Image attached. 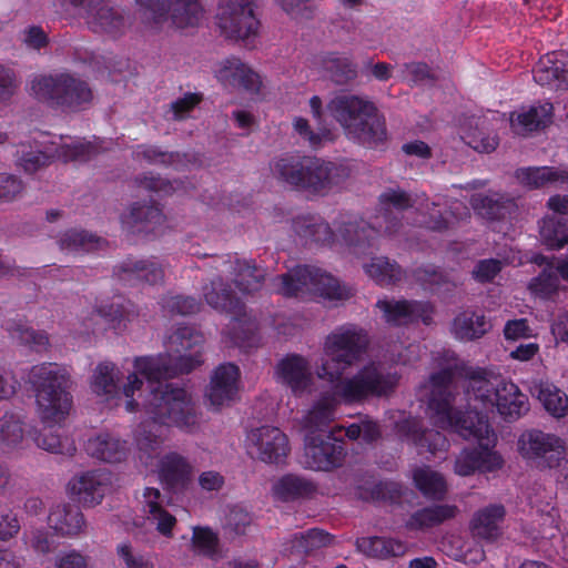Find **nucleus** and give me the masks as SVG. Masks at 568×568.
Instances as JSON below:
<instances>
[{"instance_id":"45","label":"nucleus","mask_w":568,"mask_h":568,"mask_svg":"<svg viewBox=\"0 0 568 568\" xmlns=\"http://www.w3.org/2000/svg\"><path fill=\"white\" fill-rule=\"evenodd\" d=\"M416 488L424 497L442 500L447 493V484L444 476L428 466L418 467L413 473Z\"/></svg>"},{"instance_id":"30","label":"nucleus","mask_w":568,"mask_h":568,"mask_svg":"<svg viewBox=\"0 0 568 568\" xmlns=\"http://www.w3.org/2000/svg\"><path fill=\"white\" fill-rule=\"evenodd\" d=\"M505 515V507L499 504L478 509L469 523L473 536L489 542L497 540L501 535Z\"/></svg>"},{"instance_id":"42","label":"nucleus","mask_w":568,"mask_h":568,"mask_svg":"<svg viewBox=\"0 0 568 568\" xmlns=\"http://www.w3.org/2000/svg\"><path fill=\"white\" fill-rule=\"evenodd\" d=\"M458 508L455 505H433L415 511L406 523L412 530H423L443 524L456 517Z\"/></svg>"},{"instance_id":"51","label":"nucleus","mask_w":568,"mask_h":568,"mask_svg":"<svg viewBox=\"0 0 568 568\" xmlns=\"http://www.w3.org/2000/svg\"><path fill=\"white\" fill-rule=\"evenodd\" d=\"M537 398L551 416L560 418L567 415L568 396L554 384L540 383L538 385Z\"/></svg>"},{"instance_id":"57","label":"nucleus","mask_w":568,"mask_h":568,"mask_svg":"<svg viewBox=\"0 0 568 568\" xmlns=\"http://www.w3.org/2000/svg\"><path fill=\"white\" fill-rule=\"evenodd\" d=\"M557 268L546 267L538 276L531 278L529 290L542 297H548L555 293L559 285Z\"/></svg>"},{"instance_id":"25","label":"nucleus","mask_w":568,"mask_h":568,"mask_svg":"<svg viewBox=\"0 0 568 568\" xmlns=\"http://www.w3.org/2000/svg\"><path fill=\"white\" fill-rule=\"evenodd\" d=\"M398 415L402 418L394 422L397 434L404 440L414 445L419 454L428 452L435 455L437 452L448 449L449 443L440 432L425 429L422 422L416 417H405L402 413H398Z\"/></svg>"},{"instance_id":"8","label":"nucleus","mask_w":568,"mask_h":568,"mask_svg":"<svg viewBox=\"0 0 568 568\" xmlns=\"http://www.w3.org/2000/svg\"><path fill=\"white\" fill-rule=\"evenodd\" d=\"M368 345L364 328L349 323L335 327L324 339L318 377L331 383L345 379L344 373L363 358Z\"/></svg>"},{"instance_id":"54","label":"nucleus","mask_w":568,"mask_h":568,"mask_svg":"<svg viewBox=\"0 0 568 568\" xmlns=\"http://www.w3.org/2000/svg\"><path fill=\"white\" fill-rule=\"evenodd\" d=\"M101 240L93 234L82 230H69L64 232L60 240L59 245L63 251L80 252L91 251L100 246Z\"/></svg>"},{"instance_id":"39","label":"nucleus","mask_w":568,"mask_h":568,"mask_svg":"<svg viewBox=\"0 0 568 568\" xmlns=\"http://www.w3.org/2000/svg\"><path fill=\"white\" fill-rule=\"evenodd\" d=\"M165 217L156 205H146L135 203L132 205L129 214L122 217V223L133 231L155 232L158 226L162 225Z\"/></svg>"},{"instance_id":"18","label":"nucleus","mask_w":568,"mask_h":568,"mask_svg":"<svg viewBox=\"0 0 568 568\" xmlns=\"http://www.w3.org/2000/svg\"><path fill=\"white\" fill-rule=\"evenodd\" d=\"M62 11L83 7L87 24L95 33H104L112 38L122 36L126 30L124 16L103 0H54Z\"/></svg>"},{"instance_id":"63","label":"nucleus","mask_w":568,"mask_h":568,"mask_svg":"<svg viewBox=\"0 0 568 568\" xmlns=\"http://www.w3.org/2000/svg\"><path fill=\"white\" fill-rule=\"evenodd\" d=\"M24 540L27 545H29L34 551L40 554H48L52 549L48 532L42 528H34L29 531H26Z\"/></svg>"},{"instance_id":"4","label":"nucleus","mask_w":568,"mask_h":568,"mask_svg":"<svg viewBox=\"0 0 568 568\" xmlns=\"http://www.w3.org/2000/svg\"><path fill=\"white\" fill-rule=\"evenodd\" d=\"M447 365L436 374L449 372L452 376L447 382V390L450 393L453 406L456 389L455 377H464L468 381L466 395L468 398L467 412L477 413L483 408H496L498 414L507 422H515L525 416L530 408L529 399L520 388L511 381L493 378L484 368L467 366L458 361L454 353L446 352ZM478 414H480L478 412Z\"/></svg>"},{"instance_id":"31","label":"nucleus","mask_w":568,"mask_h":568,"mask_svg":"<svg viewBox=\"0 0 568 568\" xmlns=\"http://www.w3.org/2000/svg\"><path fill=\"white\" fill-rule=\"evenodd\" d=\"M552 104L523 106L510 113V126L515 134L527 135L544 129L551 122Z\"/></svg>"},{"instance_id":"15","label":"nucleus","mask_w":568,"mask_h":568,"mask_svg":"<svg viewBox=\"0 0 568 568\" xmlns=\"http://www.w3.org/2000/svg\"><path fill=\"white\" fill-rule=\"evenodd\" d=\"M566 442L556 434L527 429L517 440L521 458L539 470L554 469L565 457Z\"/></svg>"},{"instance_id":"53","label":"nucleus","mask_w":568,"mask_h":568,"mask_svg":"<svg viewBox=\"0 0 568 568\" xmlns=\"http://www.w3.org/2000/svg\"><path fill=\"white\" fill-rule=\"evenodd\" d=\"M24 438L23 423L16 414L7 413L0 418V447L3 450L19 448Z\"/></svg>"},{"instance_id":"40","label":"nucleus","mask_w":568,"mask_h":568,"mask_svg":"<svg viewBox=\"0 0 568 568\" xmlns=\"http://www.w3.org/2000/svg\"><path fill=\"white\" fill-rule=\"evenodd\" d=\"M313 481L294 474L280 477L272 486V495L281 501L305 498L315 491Z\"/></svg>"},{"instance_id":"56","label":"nucleus","mask_w":568,"mask_h":568,"mask_svg":"<svg viewBox=\"0 0 568 568\" xmlns=\"http://www.w3.org/2000/svg\"><path fill=\"white\" fill-rule=\"evenodd\" d=\"M329 541L328 534L320 529H310L306 532L295 535L292 539V550L307 552L314 548L325 546Z\"/></svg>"},{"instance_id":"58","label":"nucleus","mask_w":568,"mask_h":568,"mask_svg":"<svg viewBox=\"0 0 568 568\" xmlns=\"http://www.w3.org/2000/svg\"><path fill=\"white\" fill-rule=\"evenodd\" d=\"M162 307L169 314L190 315L200 311L201 304L190 296L165 295Z\"/></svg>"},{"instance_id":"46","label":"nucleus","mask_w":568,"mask_h":568,"mask_svg":"<svg viewBox=\"0 0 568 568\" xmlns=\"http://www.w3.org/2000/svg\"><path fill=\"white\" fill-rule=\"evenodd\" d=\"M489 327L484 315L466 311L455 317L452 331L457 339L471 341L481 337Z\"/></svg>"},{"instance_id":"37","label":"nucleus","mask_w":568,"mask_h":568,"mask_svg":"<svg viewBox=\"0 0 568 568\" xmlns=\"http://www.w3.org/2000/svg\"><path fill=\"white\" fill-rule=\"evenodd\" d=\"M314 63L336 84H346L357 77L356 64L349 58L335 52L317 57Z\"/></svg>"},{"instance_id":"16","label":"nucleus","mask_w":568,"mask_h":568,"mask_svg":"<svg viewBox=\"0 0 568 568\" xmlns=\"http://www.w3.org/2000/svg\"><path fill=\"white\" fill-rule=\"evenodd\" d=\"M98 153L99 148L91 142L70 141L55 148L48 146L45 151L34 150L31 144L22 143L16 152V158L20 168L27 173H33L47 165L51 159L84 162Z\"/></svg>"},{"instance_id":"12","label":"nucleus","mask_w":568,"mask_h":568,"mask_svg":"<svg viewBox=\"0 0 568 568\" xmlns=\"http://www.w3.org/2000/svg\"><path fill=\"white\" fill-rule=\"evenodd\" d=\"M30 93L38 101L69 111L80 110L92 100L88 84L69 74L36 77L30 83Z\"/></svg>"},{"instance_id":"9","label":"nucleus","mask_w":568,"mask_h":568,"mask_svg":"<svg viewBox=\"0 0 568 568\" xmlns=\"http://www.w3.org/2000/svg\"><path fill=\"white\" fill-rule=\"evenodd\" d=\"M276 292L286 297L318 296L324 301L339 302L353 295L351 287L337 278L310 265H298L288 273L274 278Z\"/></svg>"},{"instance_id":"19","label":"nucleus","mask_w":568,"mask_h":568,"mask_svg":"<svg viewBox=\"0 0 568 568\" xmlns=\"http://www.w3.org/2000/svg\"><path fill=\"white\" fill-rule=\"evenodd\" d=\"M246 450L252 458L267 464H278L290 452L288 439L280 428L262 426L247 434Z\"/></svg>"},{"instance_id":"38","label":"nucleus","mask_w":568,"mask_h":568,"mask_svg":"<svg viewBox=\"0 0 568 568\" xmlns=\"http://www.w3.org/2000/svg\"><path fill=\"white\" fill-rule=\"evenodd\" d=\"M516 179L528 189L568 184V170L554 166L521 168L516 171Z\"/></svg>"},{"instance_id":"17","label":"nucleus","mask_w":568,"mask_h":568,"mask_svg":"<svg viewBox=\"0 0 568 568\" xmlns=\"http://www.w3.org/2000/svg\"><path fill=\"white\" fill-rule=\"evenodd\" d=\"M410 195L399 187H389L378 196V212L371 224L364 222L367 237V245L374 246L377 237L382 234L392 236L400 226L397 214L414 206Z\"/></svg>"},{"instance_id":"36","label":"nucleus","mask_w":568,"mask_h":568,"mask_svg":"<svg viewBox=\"0 0 568 568\" xmlns=\"http://www.w3.org/2000/svg\"><path fill=\"white\" fill-rule=\"evenodd\" d=\"M356 548L367 557L388 559L404 556L408 546L399 539L374 536L357 538Z\"/></svg>"},{"instance_id":"6","label":"nucleus","mask_w":568,"mask_h":568,"mask_svg":"<svg viewBox=\"0 0 568 568\" xmlns=\"http://www.w3.org/2000/svg\"><path fill=\"white\" fill-rule=\"evenodd\" d=\"M326 110L348 140L366 146H376L386 140L385 119L368 98L339 93L329 100Z\"/></svg>"},{"instance_id":"34","label":"nucleus","mask_w":568,"mask_h":568,"mask_svg":"<svg viewBox=\"0 0 568 568\" xmlns=\"http://www.w3.org/2000/svg\"><path fill=\"white\" fill-rule=\"evenodd\" d=\"M115 274L124 282L140 281L150 285L161 283L164 278L162 266L154 260L128 258L116 267Z\"/></svg>"},{"instance_id":"20","label":"nucleus","mask_w":568,"mask_h":568,"mask_svg":"<svg viewBox=\"0 0 568 568\" xmlns=\"http://www.w3.org/2000/svg\"><path fill=\"white\" fill-rule=\"evenodd\" d=\"M274 379L296 397L311 393L314 386L310 361L296 353L286 354L276 363Z\"/></svg>"},{"instance_id":"59","label":"nucleus","mask_w":568,"mask_h":568,"mask_svg":"<svg viewBox=\"0 0 568 568\" xmlns=\"http://www.w3.org/2000/svg\"><path fill=\"white\" fill-rule=\"evenodd\" d=\"M19 87L20 82L16 71L10 67L0 64V110L10 104Z\"/></svg>"},{"instance_id":"50","label":"nucleus","mask_w":568,"mask_h":568,"mask_svg":"<svg viewBox=\"0 0 568 568\" xmlns=\"http://www.w3.org/2000/svg\"><path fill=\"white\" fill-rule=\"evenodd\" d=\"M539 233L542 242L550 248H561L568 244V221L562 217L545 216L540 221Z\"/></svg>"},{"instance_id":"32","label":"nucleus","mask_w":568,"mask_h":568,"mask_svg":"<svg viewBox=\"0 0 568 568\" xmlns=\"http://www.w3.org/2000/svg\"><path fill=\"white\" fill-rule=\"evenodd\" d=\"M470 204L476 214L489 221L504 220L517 210L515 200L500 193L475 194Z\"/></svg>"},{"instance_id":"64","label":"nucleus","mask_w":568,"mask_h":568,"mask_svg":"<svg viewBox=\"0 0 568 568\" xmlns=\"http://www.w3.org/2000/svg\"><path fill=\"white\" fill-rule=\"evenodd\" d=\"M201 101L197 94L189 93L171 103V111L174 120H183L189 112Z\"/></svg>"},{"instance_id":"29","label":"nucleus","mask_w":568,"mask_h":568,"mask_svg":"<svg viewBox=\"0 0 568 568\" xmlns=\"http://www.w3.org/2000/svg\"><path fill=\"white\" fill-rule=\"evenodd\" d=\"M142 511L146 521L155 526L156 531L165 538L173 537L176 518L163 507L159 489L146 487L143 493Z\"/></svg>"},{"instance_id":"47","label":"nucleus","mask_w":568,"mask_h":568,"mask_svg":"<svg viewBox=\"0 0 568 568\" xmlns=\"http://www.w3.org/2000/svg\"><path fill=\"white\" fill-rule=\"evenodd\" d=\"M462 139L471 149L479 153H490L496 150L499 144L498 136L487 128L485 120H476L475 126L464 129Z\"/></svg>"},{"instance_id":"13","label":"nucleus","mask_w":568,"mask_h":568,"mask_svg":"<svg viewBox=\"0 0 568 568\" xmlns=\"http://www.w3.org/2000/svg\"><path fill=\"white\" fill-rule=\"evenodd\" d=\"M295 231L305 239L323 245H345L353 248L355 254L364 253L367 247V237L364 221H351L342 219L337 223V233L323 221L314 217L298 219L295 221Z\"/></svg>"},{"instance_id":"33","label":"nucleus","mask_w":568,"mask_h":568,"mask_svg":"<svg viewBox=\"0 0 568 568\" xmlns=\"http://www.w3.org/2000/svg\"><path fill=\"white\" fill-rule=\"evenodd\" d=\"M87 452L105 463H121L129 454V445L114 434L104 432L89 438Z\"/></svg>"},{"instance_id":"61","label":"nucleus","mask_w":568,"mask_h":568,"mask_svg":"<svg viewBox=\"0 0 568 568\" xmlns=\"http://www.w3.org/2000/svg\"><path fill=\"white\" fill-rule=\"evenodd\" d=\"M22 190L21 180L8 173H0V203L13 201Z\"/></svg>"},{"instance_id":"43","label":"nucleus","mask_w":568,"mask_h":568,"mask_svg":"<svg viewBox=\"0 0 568 568\" xmlns=\"http://www.w3.org/2000/svg\"><path fill=\"white\" fill-rule=\"evenodd\" d=\"M4 327L13 341L28 346L34 352H44L50 345L49 336L45 332L34 331L22 320H9L6 322Z\"/></svg>"},{"instance_id":"55","label":"nucleus","mask_w":568,"mask_h":568,"mask_svg":"<svg viewBox=\"0 0 568 568\" xmlns=\"http://www.w3.org/2000/svg\"><path fill=\"white\" fill-rule=\"evenodd\" d=\"M293 128L298 136L313 149L321 148L325 142L333 141L334 139L331 130L323 128L315 132L312 130L308 121L301 116L293 120Z\"/></svg>"},{"instance_id":"35","label":"nucleus","mask_w":568,"mask_h":568,"mask_svg":"<svg viewBox=\"0 0 568 568\" xmlns=\"http://www.w3.org/2000/svg\"><path fill=\"white\" fill-rule=\"evenodd\" d=\"M48 525L57 535L74 537L83 531L85 520L78 508L69 505H55L48 515Z\"/></svg>"},{"instance_id":"44","label":"nucleus","mask_w":568,"mask_h":568,"mask_svg":"<svg viewBox=\"0 0 568 568\" xmlns=\"http://www.w3.org/2000/svg\"><path fill=\"white\" fill-rule=\"evenodd\" d=\"M138 316L136 311L131 302H112L110 305H101L90 321L92 326L98 324V320H104L112 328L122 329L126 326V323ZM87 328H90V324H85Z\"/></svg>"},{"instance_id":"27","label":"nucleus","mask_w":568,"mask_h":568,"mask_svg":"<svg viewBox=\"0 0 568 568\" xmlns=\"http://www.w3.org/2000/svg\"><path fill=\"white\" fill-rule=\"evenodd\" d=\"M240 369L234 364H222L213 373L206 397L215 409L229 406L239 393Z\"/></svg>"},{"instance_id":"62","label":"nucleus","mask_w":568,"mask_h":568,"mask_svg":"<svg viewBox=\"0 0 568 568\" xmlns=\"http://www.w3.org/2000/svg\"><path fill=\"white\" fill-rule=\"evenodd\" d=\"M275 2L292 18L310 19L313 16L310 0H275Z\"/></svg>"},{"instance_id":"2","label":"nucleus","mask_w":568,"mask_h":568,"mask_svg":"<svg viewBox=\"0 0 568 568\" xmlns=\"http://www.w3.org/2000/svg\"><path fill=\"white\" fill-rule=\"evenodd\" d=\"M449 372L433 374L424 385L428 389L427 410L429 419L442 429H452L465 439H477L478 448L463 449L455 460L454 470L459 476H470L476 470L486 473L501 468L503 457L494 450L497 436L486 415L460 412L450 405V393L446 389Z\"/></svg>"},{"instance_id":"60","label":"nucleus","mask_w":568,"mask_h":568,"mask_svg":"<svg viewBox=\"0 0 568 568\" xmlns=\"http://www.w3.org/2000/svg\"><path fill=\"white\" fill-rule=\"evenodd\" d=\"M437 206L438 204L434 202L423 205L420 209L425 210V214H427L428 217L424 216L419 223L429 230L442 232L450 229L454 222L447 216H444L442 212L437 210Z\"/></svg>"},{"instance_id":"48","label":"nucleus","mask_w":568,"mask_h":568,"mask_svg":"<svg viewBox=\"0 0 568 568\" xmlns=\"http://www.w3.org/2000/svg\"><path fill=\"white\" fill-rule=\"evenodd\" d=\"M363 267L365 273L381 286L395 284L403 277L400 266L384 256L372 258L371 262L364 264Z\"/></svg>"},{"instance_id":"28","label":"nucleus","mask_w":568,"mask_h":568,"mask_svg":"<svg viewBox=\"0 0 568 568\" xmlns=\"http://www.w3.org/2000/svg\"><path fill=\"white\" fill-rule=\"evenodd\" d=\"M534 80L555 90L568 89V52H551L542 57L534 69Z\"/></svg>"},{"instance_id":"49","label":"nucleus","mask_w":568,"mask_h":568,"mask_svg":"<svg viewBox=\"0 0 568 568\" xmlns=\"http://www.w3.org/2000/svg\"><path fill=\"white\" fill-rule=\"evenodd\" d=\"M192 530L191 546L195 554L212 560L222 558L220 539L216 532L206 526H195Z\"/></svg>"},{"instance_id":"10","label":"nucleus","mask_w":568,"mask_h":568,"mask_svg":"<svg viewBox=\"0 0 568 568\" xmlns=\"http://www.w3.org/2000/svg\"><path fill=\"white\" fill-rule=\"evenodd\" d=\"M203 296L214 310L235 315L230 322V337L236 345L251 347L256 343L257 324L255 320L246 315L244 305L224 283L222 276L213 278L203 287Z\"/></svg>"},{"instance_id":"7","label":"nucleus","mask_w":568,"mask_h":568,"mask_svg":"<svg viewBox=\"0 0 568 568\" xmlns=\"http://www.w3.org/2000/svg\"><path fill=\"white\" fill-rule=\"evenodd\" d=\"M281 182L312 194L325 195L347 178L346 170L316 156L287 154L271 164Z\"/></svg>"},{"instance_id":"11","label":"nucleus","mask_w":568,"mask_h":568,"mask_svg":"<svg viewBox=\"0 0 568 568\" xmlns=\"http://www.w3.org/2000/svg\"><path fill=\"white\" fill-rule=\"evenodd\" d=\"M256 8V0H219L214 16L219 34L244 45L253 43L261 27Z\"/></svg>"},{"instance_id":"23","label":"nucleus","mask_w":568,"mask_h":568,"mask_svg":"<svg viewBox=\"0 0 568 568\" xmlns=\"http://www.w3.org/2000/svg\"><path fill=\"white\" fill-rule=\"evenodd\" d=\"M214 264L221 274L231 278L242 295L253 294L263 285L265 272L252 260L216 257Z\"/></svg>"},{"instance_id":"5","label":"nucleus","mask_w":568,"mask_h":568,"mask_svg":"<svg viewBox=\"0 0 568 568\" xmlns=\"http://www.w3.org/2000/svg\"><path fill=\"white\" fill-rule=\"evenodd\" d=\"M398 375L382 364L371 363L356 374L338 383H333L332 393L324 394L303 417L306 434L317 435L326 432L334 419L337 404H361L369 397H382L392 393Z\"/></svg>"},{"instance_id":"14","label":"nucleus","mask_w":568,"mask_h":568,"mask_svg":"<svg viewBox=\"0 0 568 568\" xmlns=\"http://www.w3.org/2000/svg\"><path fill=\"white\" fill-rule=\"evenodd\" d=\"M145 11L154 30L184 29L199 24L203 9L199 0H134Z\"/></svg>"},{"instance_id":"52","label":"nucleus","mask_w":568,"mask_h":568,"mask_svg":"<svg viewBox=\"0 0 568 568\" xmlns=\"http://www.w3.org/2000/svg\"><path fill=\"white\" fill-rule=\"evenodd\" d=\"M116 367L111 362L100 363L92 375L91 388L99 396H105L108 399L118 395Z\"/></svg>"},{"instance_id":"22","label":"nucleus","mask_w":568,"mask_h":568,"mask_svg":"<svg viewBox=\"0 0 568 568\" xmlns=\"http://www.w3.org/2000/svg\"><path fill=\"white\" fill-rule=\"evenodd\" d=\"M343 459V446L339 442L322 434L305 435L302 464L313 470H329L339 466Z\"/></svg>"},{"instance_id":"26","label":"nucleus","mask_w":568,"mask_h":568,"mask_svg":"<svg viewBox=\"0 0 568 568\" xmlns=\"http://www.w3.org/2000/svg\"><path fill=\"white\" fill-rule=\"evenodd\" d=\"M111 481L106 471H85L74 476L68 484L71 497L84 507L100 504Z\"/></svg>"},{"instance_id":"3","label":"nucleus","mask_w":568,"mask_h":568,"mask_svg":"<svg viewBox=\"0 0 568 568\" xmlns=\"http://www.w3.org/2000/svg\"><path fill=\"white\" fill-rule=\"evenodd\" d=\"M36 390V400L43 429L34 438L38 447L54 454L72 455L75 445L69 437H61L55 425H60L69 415L72 398L67 392L70 374L55 363L34 365L28 375Z\"/></svg>"},{"instance_id":"24","label":"nucleus","mask_w":568,"mask_h":568,"mask_svg":"<svg viewBox=\"0 0 568 568\" xmlns=\"http://www.w3.org/2000/svg\"><path fill=\"white\" fill-rule=\"evenodd\" d=\"M213 72L223 87L241 89L252 94L258 93L263 84L261 75L234 55L219 61Z\"/></svg>"},{"instance_id":"1","label":"nucleus","mask_w":568,"mask_h":568,"mask_svg":"<svg viewBox=\"0 0 568 568\" xmlns=\"http://www.w3.org/2000/svg\"><path fill=\"white\" fill-rule=\"evenodd\" d=\"M204 336L193 327H179L165 343L166 352L159 355L139 356L133 361L122 387L126 398L125 409L134 412L139 406L145 410L153 424L175 426L194 433L201 424V412L193 396L173 384H162L178 374L190 373L203 363ZM165 440L163 429L153 432V425H142L136 434L140 459L149 466V459L159 455Z\"/></svg>"},{"instance_id":"41","label":"nucleus","mask_w":568,"mask_h":568,"mask_svg":"<svg viewBox=\"0 0 568 568\" xmlns=\"http://www.w3.org/2000/svg\"><path fill=\"white\" fill-rule=\"evenodd\" d=\"M159 476L171 488L182 487L192 474V466L183 456L169 453L159 463Z\"/></svg>"},{"instance_id":"21","label":"nucleus","mask_w":568,"mask_h":568,"mask_svg":"<svg viewBox=\"0 0 568 568\" xmlns=\"http://www.w3.org/2000/svg\"><path fill=\"white\" fill-rule=\"evenodd\" d=\"M383 320L392 326L408 325L418 321L428 325L433 317V306L426 302L381 298L376 302Z\"/></svg>"}]
</instances>
